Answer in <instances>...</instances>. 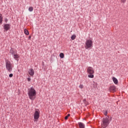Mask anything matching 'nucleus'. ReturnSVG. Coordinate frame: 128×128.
<instances>
[{
    "label": "nucleus",
    "mask_w": 128,
    "mask_h": 128,
    "mask_svg": "<svg viewBox=\"0 0 128 128\" xmlns=\"http://www.w3.org/2000/svg\"><path fill=\"white\" fill-rule=\"evenodd\" d=\"M28 95L29 98L32 100H34L36 98V92L34 88L32 87L31 88L28 90Z\"/></svg>",
    "instance_id": "obj_1"
},
{
    "label": "nucleus",
    "mask_w": 128,
    "mask_h": 128,
    "mask_svg": "<svg viewBox=\"0 0 128 128\" xmlns=\"http://www.w3.org/2000/svg\"><path fill=\"white\" fill-rule=\"evenodd\" d=\"M110 116H106L103 119L102 123V126L103 128H106L108 124H110Z\"/></svg>",
    "instance_id": "obj_2"
},
{
    "label": "nucleus",
    "mask_w": 128,
    "mask_h": 128,
    "mask_svg": "<svg viewBox=\"0 0 128 128\" xmlns=\"http://www.w3.org/2000/svg\"><path fill=\"white\" fill-rule=\"evenodd\" d=\"M87 72L89 74L88 75V78H94V68L92 67L89 66L87 68Z\"/></svg>",
    "instance_id": "obj_3"
},
{
    "label": "nucleus",
    "mask_w": 128,
    "mask_h": 128,
    "mask_svg": "<svg viewBox=\"0 0 128 128\" xmlns=\"http://www.w3.org/2000/svg\"><path fill=\"white\" fill-rule=\"evenodd\" d=\"M6 66L7 70L10 72L12 70V68H14V65L10 63L8 60H6Z\"/></svg>",
    "instance_id": "obj_4"
},
{
    "label": "nucleus",
    "mask_w": 128,
    "mask_h": 128,
    "mask_svg": "<svg viewBox=\"0 0 128 128\" xmlns=\"http://www.w3.org/2000/svg\"><path fill=\"white\" fill-rule=\"evenodd\" d=\"M93 46L92 40H86L85 43V48L86 50H88V48H92Z\"/></svg>",
    "instance_id": "obj_5"
},
{
    "label": "nucleus",
    "mask_w": 128,
    "mask_h": 128,
    "mask_svg": "<svg viewBox=\"0 0 128 128\" xmlns=\"http://www.w3.org/2000/svg\"><path fill=\"white\" fill-rule=\"evenodd\" d=\"M34 116V122H38L40 118V110L38 109H36Z\"/></svg>",
    "instance_id": "obj_6"
},
{
    "label": "nucleus",
    "mask_w": 128,
    "mask_h": 128,
    "mask_svg": "<svg viewBox=\"0 0 128 128\" xmlns=\"http://www.w3.org/2000/svg\"><path fill=\"white\" fill-rule=\"evenodd\" d=\"M4 32H8L10 29V24H4Z\"/></svg>",
    "instance_id": "obj_7"
},
{
    "label": "nucleus",
    "mask_w": 128,
    "mask_h": 128,
    "mask_svg": "<svg viewBox=\"0 0 128 128\" xmlns=\"http://www.w3.org/2000/svg\"><path fill=\"white\" fill-rule=\"evenodd\" d=\"M28 72L30 76H32L34 74V69L32 68L28 69Z\"/></svg>",
    "instance_id": "obj_8"
},
{
    "label": "nucleus",
    "mask_w": 128,
    "mask_h": 128,
    "mask_svg": "<svg viewBox=\"0 0 128 128\" xmlns=\"http://www.w3.org/2000/svg\"><path fill=\"white\" fill-rule=\"evenodd\" d=\"M116 86H112L110 88V92H116Z\"/></svg>",
    "instance_id": "obj_9"
},
{
    "label": "nucleus",
    "mask_w": 128,
    "mask_h": 128,
    "mask_svg": "<svg viewBox=\"0 0 128 128\" xmlns=\"http://www.w3.org/2000/svg\"><path fill=\"white\" fill-rule=\"evenodd\" d=\"M112 80L114 84H118V79H116V78L115 77L112 78Z\"/></svg>",
    "instance_id": "obj_10"
},
{
    "label": "nucleus",
    "mask_w": 128,
    "mask_h": 128,
    "mask_svg": "<svg viewBox=\"0 0 128 128\" xmlns=\"http://www.w3.org/2000/svg\"><path fill=\"white\" fill-rule=\"evenodd\" d=\"M12 56H14V60H16L17 58H20V56L18 54H16V52Z\"/></svg>",
    "instance_id": "obj_11"
},
{
    "label": "nucleus",
    "mask_w": 128,
    "mask_h": 128,
    "mask_svg": "<svg viewBox=\"0 0 128 128\" xmlns=\"http://www.w3.org/2000/svg\"><path fill=\"white\" fill-rule=\"evenodd\" d=\"M78 126L80 128H84V124L82 122H79L78 123Z\"/></svg>",
    "instance_id": "obj_12"
},
{
    "label": "nucleus",
    "mask_w": 128,
    "mask_h": 128,
    "mask_svg": "<svg viewBox=\"0 0 128 128\" xmlns=\"http://www.w3.org/2000/svg\"><path fill=\"white\" fill-rule=\"evenodd\" d=\"M24 32L25 34H26V36H28V34H30V33L28 32V30L26 29H24Z\"/></svg>",
    "instance_id": "obj_13"
},
{
    "label": "nucleus",
    "mask_w": 128,
    "mask_h": 128,
    "mask_svg": "<svg viewBox=\"0 0 128 128\" xmlns=\"http://www.w3.org/2000/svg\"><path fill=\"white\" fill-rule=\"evenodd\" d=\"M16 51H14V50L12 49H10V53L12 54V56H13V54L15 53H16Z\"/></svg>",
    "instance_id": "obj_14"
},
{
    "label": "nucleus",
    "mask_w": 128,
    "mask_h": 128,
    "mask_svg": "<svg viewBox=\"0 0 128 128\" xmlns=\"http://www.w3.org/2000/svg\"><path fill=\"white\" fill-rule=\"evenodd\" d=\"M76 36L75 34L72 35L71 36V39L74 40H76Z\"/></svg>",
    "instance_id": "obj_15"
},
{
    "label": "nucleus",
    "mask_w": 128,
    "mask_h": 128,
    "mask_svg": "<svg viewBox=\"0 0 128 128\" xmlns=\"http://www.w3.org/2000/svg\"><path fill=\"white\" fill-rule=\"evenodd\" d=\"M60 58H64V53H60Z\"/></svg>",
    "instance_id": "obj_16"
},
{
    "label": "nucleus",
    "mask_w": 128,
    "mask_h": 128,
    "mask_svg": "<svg viewBox=\"0 0 128 128\" xmlns=\"http://www.w3.org/2000/svg\"><path fill=\"white\" fill-rule=\"evenodd\" d=\"M2 22V14H0V24Z\"/></svg>",
    "instance_id": "obj_17"
},
{
    "label": "nucleus",
    "mask_w": 128,
    "mask_h": 128,
    "mask_svg": "<svg viewBox=\"0 0 128 128\" xmlns=\"http://www.w3.org/2000/svg\"><path fill=\"white\" fill-rule=\"evenodd\" d=\"M28 10L29 12H32L34 10V8H32V6L29 7Z\"/></svg>",
    "instance_id": "obj_18"
},
{
    "label": "nucleus",
    "mask_w": 128,
    "mask_h": 128,
    "mask_svg": "<svg viewBox=\"0 0 128 128\" xmlns=\"http://www.w3.org/2000/svg\"><path fill=\"white\" fill-rule=\"evenodd\" d=\"M79 88H84V85H82V84H80V85L79 86Z\"/></svg>",
    "instance_id": "obj_19"
},
{
    "label": "nucleus",
    "mask_w": 128,
    "mask_h": 128,
    "mask_svg": "<svg viewBox=\"0 0 128 128\" xmlns=\"http://www.w3.org/2000/svg\"><path fill=\"white\" fill-rule=\"evenodd\" d=\"M10 78H12L14 76V74H9Z\"/></svg>",
    "instance_id": "obj_20"
},
{
    "label": "nucleus",
    "mask_w": 128,
    "mask_h": 128,
    "mask_svg": "<svg viewBox=\"0 0 128 128\" xmlns=\"http://www.w3.org/2000/svg\"><path fill=\"white\" fill-rule=\"evenodd\" d=\"M104 116H108V111H106L105 112H104Z\"/></svg>",
    "instance_id": "obj_21"
},
{
    "label": "nucleus",
    "mask_w": 128,
    "mask_h": 128,
    "mask_svg": "<svg viewBox=\"0 0 128 128\" xmlns=\"http://www.w3.org/2000/svg\"><path fill=\"white\" fill-rule=\"evenodd\" d=\"M126 0H121L122 2L124 3Z\"/></svg>",
    "instance_id": "obj_22"
},
{
    "label": "nucleus",
    "mask_w": 128,
    "mask_h": 128,
    "mask_svg": "<svg viewBox=\"0 0 128 128\" xmlns=\"http://www.w3.org/2000/svg\"><path fill=\"white\" fill-rule=\"evenodd\" d=\"M65 120H68V117L66 116H65L64 118Z\"/></svg>",
    "instance_id": "obj_23"
},
{
    "label": "nucleus",
    "mask_w": 128,
    "mask_h": 128,
    "mask_svg": "<svg viewBox=\"0 0 128 128\" xmlns=\"http://www.w3.org/2000/svg\"><path fill=\"white\" fill-rule=\"evenodd\" d=\"M28 82H30V78H28Z\"/></svg>",
    "instance_id": "obj_24"
},
{
    "label": "nucleus",
    "mask_w": 128,
    "mask_h": 128,
    "mask_svg": "<svg viewBox=\"0 0 128 128\" xmlns=\"http://www.w3.org/2000/svg\"><path fill=\"white\" fill-rule=\"evenodd\" d=\"M70 116V114H68L67 116H68V118Z\"/></svg>",
    "instance_id": "obj_25"
},
{
    "label": "nucleus",
    "mask_w": 128,
    "mask_h": 128,
    "mask_svg": "<svg viewBox=\"0 0 128 128\" xmlns=\"http://www.w3.org/2000/svg\"><path fill=\"white\" fill-rule=\"evenodd\" d=\"M5 22H8V20L6 19V20H5Z\"/></svg>",
    "instance_id": "obj_26"
},
{
    "label": "nucleus",
    "mask_w": 128,
    "mask_h": 128,
    "mask_svg": "<svg viewBox=\"0 0 128 128\" xmlns=\"http://www.w3.org/2000/svg\"><path fill=\"white\" fill-rule=\"evenodd\" d=\"M31 38L30 36H29V38Z\"/></svg>",
    "instance_id": "obj_27"
}]
</instances>
